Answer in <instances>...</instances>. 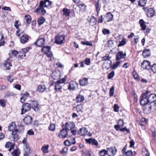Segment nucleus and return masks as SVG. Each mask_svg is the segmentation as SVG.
I'll return each mask as SVG.
<instances>
[{"label":"nucleus","instance_id":"obj_62","mask_svg":"<svg viewBox=\"0 0 156 156\" xmlns=\"http://www.w3.org/2000/svg\"><path fill=\"white\" fill-rule=\"evenodd\" d=\"M27 134L29 135H34V132L32 129H30L28 131Z\"/></svg>","mask_w":156,"mask_h":156},{"label":"nucleus","instance_id":"obj_42","mask_svg":"<svg viewBox=\"0 0 156 156\" xmlns=\"http://www.w3.org/2000/svg\"><path fill=\"white\" fill-rule=\"evenodd\" d=\"M99 154L100 156H105L106 154H108L107 151L104 149H102L100 151Z\"/></svg>","mask_w":156,"mask_h":156},{"label":"nucleus","instance_id":"obj_52","mask_svg":"<svg viewBox=\"0 0 156 156\" xmlns=\"http://www.w3.org/2000/svg\"><path fill=\"white\" fill-rule=\"evenodd\" d=\"M126 44V41L125 39H123L122 40L120 41L118 44V47H120Z\"/></svg>","mask_w":156,"mask_h":156},{"label":"nucleus","instance_id":"obj_18","mask_svg":"<svg viewBox=\"0 0 156 156\" xmlns=\"http://www.w3.org/2000/svg\"><path fill=\"white\" fill-rule=\"evenodd\" d=\"M155 13V11L152 8H150L147 9V15L148 17L151 18L152 17Z\"/></svg>","mask_w":156,"mask_h":156},{"label":"nucleus","instance_id":"obj_48","mask_svg":"<svg viewBox=\"0 0 156 156\" xmlns=\"http://www.w3.org/2000/svg\"><path fill=\"white\" fill-rule=\"evenodd\" d=\"M81 43L83 45H86L87 46L90 45L91 46H92V44L90 42L87 41H82Z\"/></svg>","mask_w":156,"mask_h":156},{"label":"nucleus","instance_id":"obj_21","mask_svg":"<svg viewBox=\"0 0 156 156\" xmlns=\"http://www.w3.org/2000/svg\"><path fill=\"white\" fill-rule=\"evenodd\" d=\"M44 6L45 7V3L43 1H41L40 2L39 6L36 9L35 12L37 13L39 12L41 8H44Z\"/></svg>","mask_w":156,"mask_h":156},{"label":"nucleus","instance_id":"obj_54","mask_svg":"<svg viewBox=\"0 0 156 156\" xmlns=\"http://www.w3.org/2000/svg\"><path fill=\"white\" fill-rule=\"evenodd\" d=\"M12 136H13L12 140L14 142H16L19 139V136L18 135L16 134Z\"/></svg>","mask_w":156,"mask_h":156},{"label":"nucleus","instance_id":"obj_64","mask_svg":"<svg viewBox=\"0 0 156 156\" xmlns=\"http://www.w3.org/2000/svg\"><path fill=\"white\" fill-rule=\"evenodd\" d=\"M64 144L66 146H69L71 144V143L68 140H65L64 142Z\"/></svg>","mask_w":156,"mask_h":156},{"label":"nucleus","instance_id":"obj_23","mask_svg":"<svg viewBox=\"0 0 156 156\" xmlns=\"http://www.w3.org/2000/svg\"><path fill=\"white\" fill-rule=\"evenodd\" d=\"M84 100V98L83 96L79 94L76 98V100L77 102L80 103L83 102Z\"/></svg>","mask_w":156,"mask_h":156},{"label":"nucleus","instance_id":"obj_15","mask_svg":"<svg viewBox=\"0 0 156 156\" xmlns=\"http://www.w3.org/2000/svg\"><path fill=\"white\" fill-rule=\"evenodd\" d=\"M29 94L27 92H26L25 93L22 94L20 99L21 102L22 103H24L25 100L29 97Z\"/></svg>","mask_w":156,"mask_h":156},{"label":"nucleus","instance_id":"obj_34","mask_svg":"<svg viewBox=\"0 0 156 156\" xmlns=\"http://www.w3.org/2000/svg\"><path fill=\"white\" fill-rule=\"evenodd\" d=\"M63 12V14L65 16H66L68 17L70 15V10L66 8H64L62 10Z\"/></svg>","mask_w":156,"mask_h":156},{"label":"nucleus","instance_id":"obj_37","mask_svg":"<svg viewBox=\"0 0 156 156\" xmlns=\"http://www.w3.org/2000/svg\"><path fill=\"white\" fill-rule=\"evenodd\" d=\"M49 145L48 144L46 146H43L41 148V150L44 153H46L48 152V149L49 147Z\"/></svg>","mask_w":156,"mask_h":156},{"label":"nucleus","instance_id":"obj_13","mask_svg":"<svg viewBox=\"0 0 156 156\" xmlns=\"http://www.w3.org/2000/svg\"><path fill=\"white\" fill-rule=\"evenodd\" d=\"M75 124L74 123L66 122L65 124L64 127H63L65 129L68 131L71 130L75 127Z\"/></svg>","mask_w":156,"mask_h":156},{"label":"nucleus","instance_id":"obj_7","mask_svg":"<svg viewBox=\"0 0 156 156\" xmlns=\"http://www.w3.org/2000/svg\"><path fill=\"white\" fill-rule=\"evenodd\" d=\"M141 67L143 69L148 70L151 68V63L149 62L144 60L141 63Z\"/></svg>","mask_w":156,"mask_h":156},{"label":"nucleus","instance_id":"obj_6","mask_svg":"<svg viewBox=\"0 0 156 156\" xmlns=\"http://www.w3.org/2000/svg\"><path fill=\"white\" fill-rule=\"evenodd\" d=\"M62 127H63L62 129L60 130V132L59 133L58 136L60 138H65L66 137H68V131L65 129L63 127V125Z\"/></svg>","mask_w":156,"mask_h":156},{"label":"nucleus","instance_id":"obj_33","mask_svg":"<svg viewBox=\"0 0 156 156\" xmlns=\"http://www.w3.org/2000/svg\"><path fill=\"white\" fill-rule=\"evenodd\" d=\"M111 63L110 64V67L113 69H114L115 68H117L118 66L119 65L120 63V62L118 61L115 64L113 65H112V62L110 60Z\"/></svg>","mask_w":156,"mask_h":156},{"label":"nucleus","instance_id":"obj_16","mask_svg":"<svg viewBox=\"0 0 156 156\" xmlns=\"http://www.w3.org/2000/svg\"><path fill=\"white\" fill-rule=\"evenodd\" d=\"M113 15L110 12L106 13L105 16V19L107 22L112 21L113 20Z\"/></svg>","mask_w":156,"mask_h":156},{"label":"nucleus","instance_id":"obj_4","mask_svg":"<svg viewBox=\"0 0 156 156\" xmlns=\"http://www.w3.org/2000/svg\"><path fill=\"white\" fill-rule=\"evenodd\" d=\"M31 108V105L28 103H25L23 104L21 108V114H24L25 112L29 111Z\"/></svg>","mask_w":156,"mask_h":156},{"label":"nucleus","instance_id":"obj_41","mask_svg":"<svg viewBox=\"0 0 156 156\" xmlns=\"http://www.w3.org/2000/svg\"><path fill=\"white\" fill-rule=\"evenodd\" d=\"M62 88V86H61L58 83H56L55 85V89L57 92H58Z\"/></svg>","mask_w":156,"mask_h":156},{"label":"nucleus","instance_id":"obj_47","mask_svg":"<svg viewBox=\"0 0 156 156\" xmlns=\"http://www.w3.org/2000/svg\"><path fill=\"white\" fill-rule=\"evenodd\" d=\"M6 101L4 99L0 100V105L2 107H5L6 105Z\"/></svg>","mask_w":156,"mask_h":156},{"label":"nucleus","instance_id":"obj_36","mask_svg":"<svg viewBox=\"0 0 156 156\" xmlns=\"http://www.w3.org/2000/svg\"><path fill=\"white\" fill-rule=\"evenodd\" d=\"M45 21L44 18L43 16H41L38 18L37 22L39 25H41L43 24Z\"/></svg>","mask_w":156,"mask_h":156},{"label":"nucleus","instance_id":"obj_5","mask_svg":"<svg viewBox=\"0 0 156 156\" xmlns=\"http://www.w3.org/2000/svg\"><path fill=\"white\" fill-rule=\"evenodd\" d=\"M31 107L36 112L38 111L40 109L38 107L39 104L37 101L35 100H32L30 101Z\"/></svg>","mask_w":156,"mask_h":156},{"label":"nucleus","instance_id":"obj_63","mask_svg":"<svg viewBox=\"0 0 156 156\" xmlns=\"http://www.w3.org/2000/svg\"><path fill=\"white\" fill-rule=\"evenodd\" d=\"M120 131L122 132L126 131L128 133H129V130L126 127L123 128H121L120 129Z\"/></svg>","mask_w":156,"mask_h":156},{"label":"nucleus","instance_id":"obj_61","mask_svg":"<svg viewBox=\"0 0 156 156\" xmlns=\"http://www.w3.org/2000/svg\"><path fill=\"white\" fill-rule=\"evenodd\" d=\"M143 156H149L150 153L146 149L145 151L143 152Z\"/></svg>","mask_w":156,"mask_h":156},{"label":"nucleus","instance_id":"obj_29","mask_svg":"<svg viewBox=\"0 0 156 156\" xmlns=\"http://www.w3.org/2000/svg\"><path fill=\"white\" fill-rule=\"evenodd\" d=\"M139 23L140 26L143 30H145L146 29V26L145 24V22L142 19L140 20Z\"/></svg>","mask_w":156,"mask_h":156},{"label":"nucleus","instance_id":"obj_1","mask_svg":"<svg viewBox=\"0 0 156 156\" xmlns=\"http://www.w3.org/2000/svg\"><path fill=\"white\" fill-rule=\"evenodd\" d=\"M149 93L148 90L146 92L142 94L140 97V104L142 106H144L147 104L149 103V100H148V95Z\"/></svg>","mask_w":156,"mask_h":156},{"label":"nucleus","instance_id":"obj_24","mask_svg":"<svg viewBox=\"0 0 156 156\" xmlns=\"http://www.w3.org/2000/svg\"><path fill=\"white\" fill-rule=\"evenodd\" d=\"M28 40V36L27 35L24 34L21 37L20 41L22 43L24 44L27 42Z\"/></svg>","mask_w":156,"mask_h":156},{"label":"nucleus","instance_id":"obj_32","mask_svg":"<svg viewBox=\"0 0 156 156\" xmlns=\"http://www.w3.org/2000/svg\"><path fill=\"white\" fill-rule=\"evenodd\" d=\"M20 153V151L19 149L14 150L11 153V154L13 156H19Z\"/></svg>","mask_w":156,"mask_h":156},{"label":"nucleus","instance_id":"obj_53","mask_svg":"<svg viewBox=\"0 0 156 156\" xmlns=\"http://www.w3.org/2000/svg\"><path fill=\"white\" fill-rule=\"evenodd\" d=\"M99 1H98L95 5V7L96 8V11L97 12L98 14L100 10V8L99 7Z\"/></svg>","mask_w":156,"mask_h":156},{"label":"nucleus","instance_id":"obj_46","mask_svg":"<svg viewBox=\"0 0 156 156\" xmlns=\"http://www.w3.org/2000/svg\"><path fill=\"white\" fill-rule=\"evenodd\" d=\"M55 125L54 124H51L48 127L49 130L53 131L55 130Z\"/></svg>","mask_w":156,"mask_h":156},{"label":"nucleus","instance_id":"obj_30","mask_svg":"<svg viewBox=\"0 0 156 156\" xmlns=\"http://www.w3.org/2000/svg\"><path fill=\"white\" fill-rule=\"evenodd\" d=\"M51 47L50 46H44L42 49V51L44 54H46L48 52L50 51L51 50Z\"/></svg>","mask_w":156,"mask_h":156},{"label":"nucleus","instance_id":"obj_14","mask_svg":"<svg viewBox=\"0 0 156 156\" xmlns=\"http://www.w3.org/2000/svg\"><path fill=\"white\" fill-rule=\"evenodd\" d=\"M88 132L87 129L85 127H83L80 129L78 131V133L81 136H85Z\"/></svg>","mask_w":156,"mask_h":156},{"label":"nucleus","instance_id":"obj_3","mask_svg":"<svg viewBox=\"0 0 156 156\" xmlns=\"http://www.w3.org/2000/svg\"><path fill=\"white\" fill-rule=\"evenodd\" d=\"M65 37L64 35L58 34L55 37V43L59 44L63 43Z\"/></svg>","mask_w":156,"mask_h":156},{"label":"nucleus","instance_id":"obj_22","mask_svg":"<svg viewBox=\"0 0 156 156\" xmlns=\"http://www.w3.org/2000/svg\"><path fill=\"white\" fill-rule=\"evenodd\" d=\"M8 128V130L10 131L14 130L16 129V125L15 122H12L9 125Z\"/></svg>","mask_w":156,"mask_h":156},{"label":"nucleus","instance_id":"obj_8","mask_svg":"<svg viewBox=\"0 0 156 156\" xmlns=\"http://www.w3.org/2000/svg\"><path fill=\"white\" fill-rule=\"evenodd\" d=\"M107 154L109 156L111 155L114 156L116 154L117 152V149L115 147H112L109 148H107Z\"/></svg>","mask_w":156,"mask_h":156},{"label":"nucleus","instance_id":"obj_27","mask_svg":"<svg viewBox=\"0 0 156 156\" xmlns=\"http://www.w3.org/2000/svg\"><path fill=\"white\" fill-rule=\"evenodd\" d=\"M89 23L91 25H94L97 23L96 19L93 16H91L90 19Z\"/></svg>","mask_w":156,"mask_h":156},{"label":"nucleus","instance_id":"obj_44","mask_svg":"<svg viewBox=\"0 0 156 156\" xmlns=\"http://www.w3.org/2000/svg\"><path fill=\"white\" fill-rule=\"evenodd\" d=\"M25 18L28 24H30L31 23V16L29 15H26L25 16Z\"/></svg>","mask_w":156,"mask_h":156},{"label":"nucleus","instance_id":"obj_55","mask_svg":"<svg viewBox=\"0 0 156 156\" xmlns=\"http://www.w3.org/2000/svg\"><path fill=\"white\" fill-rule=\"evenodd\" d=\"M66 80V79L65 78V77L59 80H58L56 83H58V84H60V83H64L65 81Z\"/></svg>","mask_w":156,"mask_h":156},{"label":"nucleus","instance_id":"obj_35","mask_svg":"<svg viewBox=\"0 0 156 156\" xmlns=\"http://www.w3.org/2000/svg\"><path fill=\"white\" fill-rule=\"evenodd\" d=\"M147 0H140L138 2V5L141 7H144L146 4Z\"/></svg>","mask_w":156,"mask_h":156},{"label":"nucleus","instance_id":"obj_51","mask_svg":"<svg viewBox=\"0 0 156 156\" xmlns=\"http://www.w3.org/2000/svg\"><path fill=\"white\" fill-rule=\"evenodd\" d=\"M114 71H112L108 74L107 77L108 79H111L112 78L114 77Z\"/></svg>","mask_w":156,"mask_h":156},{"label":"nucleus","instance_id":"obj_17","mask_svg":"<svg viewBox=\"0 0 156 156\" xmlns=\"http://www.w3.org/2000/svg\"><path fill=\"white\" fill-rule=\"evenodd\" d=\"M32 121V118L30 116L27 115L26 116L23 120L24 122L27 125H29Z\"/></svg>","mask_w":156,"mask_h":156},{"label":"nucleus","instance_id":"obj_43","mask_svg":"<svg viewBox=\"0 0 156 156\" xmlns=\"http://www.w3.org/2000/svg\"><path fill=\"white\" fill-rule=\"evenodd\" d=\"M52 77L54 80H57L59 78V75L56 72H53L52 74Z\"/></svg>","mask_w":156,"mask_h":156},{"label":"nucleus","instance_id":"obj_12","mask_svg":"<svg viewBox=\"0 0 156 156\" xmlns=\"http://www.w3.org/2000/svg\"><path fill=\"white\" fill-rule=\"evenodd\" d=\"M78 85V83L76 81H72L69 83L68 89L69 90H73L76 88V87Z\"/></svg>","mask_w":156,"mask_h":156},{"label":"nucleus","instance_id":"obj_59","mask_svg":"<svg viewBox=\"0 0 156 156\" xmlns=\"http://www.w3.org/2000/svg\"><path fill=\"white\" fill-rule=\"evenodd\" d=\"M114 93V87H111L110 90V95L111 96H112Z\"/></svg>","mask_w":156,"mask_h":156},{"label":"nucleus","instance_id":"obj_57","mask_svg":"<svg viewBox=\"0 0 156 156\" xmlns=\"http://www.w3.org/2000/svg\"><path fill=\"white\" fill-rule=\"evenodd\" d=\"M84 62L86 65H89L90 63V58H86L84 60Z\"/></svg>","mask_w":156,"mask_h":156},{"label":"nucleus","instance_id":"obj_9","mask_svg":"<svg viewBox=\"0 0 156 156\" xmlns=\"http://www.w3.org/2000/svg\"><path fill=\"white\" fill-rule=\"evenodd\" d=\"M149 92L148 95V100H149V103H151L156 101V94H151L150 92L149 91Z\"/></svg>","mask_w":156,"mask_h":156},{"label":"nucleus","instance_id":"obj_20","mask_svg":"<svg viewBox=\"0 0 156 156\" xmlns=\"http://www.w3.org/2000/svg\"><path fill=\"white\" fill-rule=\"evenodd\" d=\"M150 55V50L149 49L146 48L143 50L142 55L145 58L149 57Z\"/></svg>","mask_w":156,"mask_h":156},{"label":"nucleus","instance_id":"obj_19","mask_svg":"<svg viewBox=\"0 0 156 156\" xmlns=\"http://www.w3.org/2000/svg\"><path fill=\"white\" fill-rule=\"evenodd\" d=\"M80 84L82 86L87 85L88 83V79L86 78H83L79 80Z\"/></svg>","mask_w":156,"mask_h":156},{"label":"nucleus","instance_id":"obj_45","mask_svg":"<svg viewBox=\"0 0 156 156\" xmlns=\"http://www.w3.org/2000/svg\"><path fill=\"white\" fill-rule=\"evenodd\" d=\"M76 111L77 112L80 111L83 108L82 105L80 104L79 105H77L76 106Z\"/></svg>","mask_w":156,"mask_h":156},{"label":"nucleus","instance_id":"obj_38","mask_svg":"<svg viewBox=\"0 0 156 156\" xmlns=\"http://www.w3.org/2000/svg\"><path fill=\"white\" fill-rule=\"evenodd\" d=\"M144 107V110L145 111H149L152 108V105L149 103L147 104Z\"/></svg>","mask_w":156,"mask_h":156},{"label":"nucleus","instance_id":"obj_56","mask_svg":"<svg viewBox=\"0 0 156 156\" xmlns=\"http://www.w3.org/2000/svg\"><path fill=\"white\" fill-rule=\"evenodd\" d=\"M111 57L109 56V55L107 56L105 55V56L102 57V61H105L106 60H110V59L111 58Z\"/></svg>","mask_w":156,"mask_h":156},{"label":"nucleus","instance_id":"obj_28","mask_svg":"<svg viewBox=\"0 0 156 156\" xmlns=\"http://www.w3.org/2000/svg\"><path fill=\"white\" fill-rule=\"evenodd\" d=\"M12 66L10 62H7V61H5L4 64V67L5 70H9Z\"/></svg>","mask_w":156,"mask_h":156},{"label":"nucleus","instance_id":"obj_11","mask_svg":"<svg viewBox=\"0 0 156 156\" xmlns=\"http://www.w3.org/2000/svg\"><path fill=\"white\" fill-rule=\"evenodd\" d=\"M116 60H120L121 58H125L126 57V52L123 53L122 51H119L117 52L116 55Z\"/></svg>","mask_w":156,"mask_h":156},{"label":"nucleus","instance_id":"obj_25","mask_svg":"<svg viewBox=\"0 0 156 156\" xmlns=\"http://www.w3.org/2000/svg\"><path fill=\"white\" fill-rule=\"evenodd\" d=\"M48 58L47 60L48 61H52L54 59L53 55L51 51H49L45 54Z\"/></svg>","mask_w":156,"mask_h":156},{"label":"nucleus","instance_id":"obj_39","mask_svg":"<svg viewBox=\"0 0 156 156\" xmlns=\"http://www.w3.org/2000/svg\"><path fill=\"white\" fill-rule=\"evenodd\" d=\"M30 48L28 47L22 49V50H21V53H24V55H22V57H25L26 56V53L30 50Z\"/></svg>","mask_w":156,"mask_h":156},{"label":"nucleus","instance_id":"obj_10","mask_svg":"<svg viewBox=\"0 0 156 156\" xmlns=\"http://www.w3.org/2000/svg\"><path fill=\"white\" fill-rule=\"evenodd\" d=\"M85 141L87 143L91 144L92 145H95L97 146L98 144V142L97 140L94 138H90L88 139H85Z\"/></svg>","mask_w":156,"mask_h":156},{"label":"nucleus","instance_id":"obj_60","mask_svg":"<svg viewBox=\"0 0 156 156\" xmlns=\"http://www.w3.org/2000/svg\"><path fill=\"white\" fill-rule=\"evenodd\" d=\"M133 74L134 78L137 80H139V78L138 76V75L137 74L136 71H134L133 72Z\"/></svg>","mask_w":156,"mask_h":156},{"label":"nucleus","instance_id":"obj_40","mask_svg":"<svg viewBox=\"0 0 156 156\" xmlns=\"http://www.w3.org/2000/svg\"><path fill=\"white\" fill-rule=\"evenodd\" d=\"M30 150L29 147H27V148H24L25 153L24 154V156H28L30 154Z\"/></svg>","mask_w":156,"mask_h":156},{"label":"nucleus","instance_id":"obj_49","mask_svg":"<svg viewBox=\"0 0 156 156\" xmlns=\"http://www.w3.org/2000/svg\"><path fill=\"white\" fill-rule=\"evenodd\" d=\"M102 32L104 35H106L109 34L110 32L109 30L106 29H104L102 30Z\"/></svg>","mask_w":156,"mask_h":156},{"label":"nucleus","instance_id":"obj_50","mask_svg":"<svg viewBox=\"0 0 156 156\" xmlns=\"http://www.w3.org/2000/svg\"><path fill=\"white\" fill-rule=\"evenodd\" d=\"M152 71L154 73H156V64H154L151 68Z\"/></svg>","mask_w":156,"mask_h":156},{"label":"nucleus","instance_id":"obj_2","mask_svg":"<svg viewBox=\"0 0 156 156\" xmlns=\"http://www.w3.org/2000/svg\"><path fill=\"white\" fill-rule=\"evenodd\" d=\"M45 43V39L41 35L38 37L37 41L34 42V44L35 45L40 47L43 46Z\"/></svg>","mask_w":156,"mask_h":156},{"label":"nucleus","instance_id":"obj_58","mask_svg":"<svg viewBox=\"0 0 156 156\" xmlns=\"http://www.w3.org/2000/svg\"><path fill=\"white\" fill-rule=\"evenodd\" d=\"M114 111L115 112H118L119 111V106L117 104H115L114 105Z\"/></svg>","mask_w":156,"mask_h":156},{"label":"nucleus","instance_id":"obj_31","mask_svg":"<svg viewBox=\"0 0 156 156\" xmlns=\"http://www.w3.org/2000/svg\"><path fill=\"white\" fill-rule=\"evenodd\" d=\"M134 154L131 150H128L123 155V156H135L136 153L135 151H134Z\"/></svg>","mask_w":156,"mask_h":156},{"label":"nucleus","instance_id":"obj_26","mask_svg":"<svg viewBox=\"0 0 156 156\" xmlns=\"http://www.w3.org/2000/svg\"><path fill=\"white\" fill-rule=\"evenodd\" d=\"M46 88V86L44 85H39L37 87L38 91L40 92H44Z\"/></svg>","mask_w":156,"mask_h":156}]
</instances>
